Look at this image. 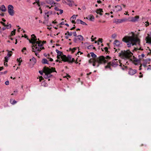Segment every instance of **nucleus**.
Here are the masks:
<instances>
[{
    "mask_svg": "<svg viewBox=\"0 0 151 151\" xmlns=\"http://www.w3.org/2000/svg\"><path fill=\"white\" fill-rule=\"evenodd\" d=\"M3 67H0V70H3Z\"/></svg>",
    "mask_w": 151,
    "mask_h": 151,
    "instance_id": "nucleus-61",
    "label": "nucleus"
},
{
    "mask_svg": "<svg viewBox=\"0 0 151 151\" xmlns=\"http://www.w3.org/2000/svg\"><path fill=\"white\" fill-rule=\"evenodd\" d=\"M51 14H52V12H51V11L48 12H47L46 13H45V14L47 15V17H49V15H50Z\"/></svg>",
    "mask_w": 151,
    "mask_h": 151,
    "instance_id": "nucleus-28",
    "label": "nucleus"
},
{
    "mask_svg": "<svg viewBox=\"0 0 151 151\" xmlns=\"http://www.w3.org/2000/svg\"><path fill=\"white\" fill-rule=\"evenodd\" d=\"M105 50L106 51H107L108 50V48L107 47H105L104 48Z\"/></svg>",
    "mask_w": 151,
    "mask_h": 151,
    "instance_id": "nucleus-63",
    "label": "nucleus"
},
{
    "mask_svg": "<svg viewBox=\"0 0 151 151\" xmlns=\"http://www.w3.org/2000/svg\"><path fill=\"white\" fill-rule=\"evenodd\" d=\"M81 24L83 25H87V24L85 22H83L82 20H81Z\"/></svg>",
    "mask_w": 151,
    "mask_h": 151,
    "instance_id": "nucleus-38",
    "label": "nucleus"
},
{
    "mask_svg": "<svg viewBox=\"0 0 151 151\" xmlns=\"http://www.w3.org/2000/svg\"><path fill=\"white\" fill-rule=\"evenodd\" d=\"M102 39L101 38H99L98 40V41L99 42H102Z\"/></svg>",
    "mask_w": 151,
    "mask_h": 151,
    "instance_id": "nucleus-48",
    "label": "nucleus"
},
{
    "mask_svg": "<svg viewBox=\"0 0 151 151\" xmlns=\"http://www.w3.org/2000/svg\"><path fill=\"white\" fill-rule=\"evenodd\" d=\"M60 57L61 58V56L57 55V58L58 59H60Z\"/></svg>",
    "mask_w": 151,
    "mask_h": 151,
    "instance_id": "nucleus-54",
    "label": "nucleus"
},
{
    "mask_svg": "<svg viewBox=\"0 0 151 151\" xmlns=\"http://www.w3.org/2000/svg\"><path fill=\"white\" fill-rule=\"evenodd\" d=\"M54 9L55 10L57 11H59V10H60L58 7H55Z\"/></svg>",
    "mask_w": 151,
    "mask_h": 151,
    "instance_id": "nucleus-41",
    "label": "nucleus"
},
{
    "mask_svg": "<svg viewBox=\"0 0 151 151\" xmlns=\"http://www.w3.org/2000/svg\"><path fill=\"white\" fill-rule=\"evenodd\" d=\"M122 40L127 43V46L128 47L137 44H139L140 42L139 39L134 35L131 36H125L123 38Z\"/></svg>",
    "mask_w": 151,
    "mask_h": 151,
    "instance_id": "nucleus-2",
    "label": "nucleus"
},
{
    "mask_svg": "<svg viewBox=\"0 0 151 151\" xmlns=\"http://www.w3.org/2000/svg\"><path fill=\"white\" fill-rule=\"evenodd\" d=\"M45 1L47 3L55 6L58 4L57 3L55 2L53 0H45Z\"/></svg>",
    "mask_w": 151,
    "mask_h": 151,
    "instance_id": "nucleus-10",
    "label": "nucleus"
},
{
    "mask_svg": "<svg viewBox=\"0 0 151 151\" xmlns=\"http://www.w3.org/2000/svg\"><path fill=\"white\" fill-rule=\"evenodd\" d=\"M142 66V65H141L140 66H139V70H141L142 69V68H141Z\"/></svg>",
    "mask_w": 151,
    "mask_h": 151,
    "instance_id": "nucleus-59",
    "label": "nucleus"
},
{
    "mask_svg": "<svg viewBox=\"0 0 151 151\" xmlns=\"http://www.w3.org/2000/svg\"><path fill=\"white\" fill-rule=\"evenodd\" d=\"M120 64V66L121 67L122 66V64L120 63L119 60L117 59H114L111 62H110L108 63V65L106 66V68H109V66L111 65L114 67H116Z\"/></svg>",
    "mask_w": 151,
    "mask_h": 151,
    "instance_id": "nucleus-6",
    "label": "nucleus"
},
{
    "mask_svg": "<svg viewBox=\"0 0 151 151\" xmlns=\"http://www.w3.org/2000/svg\"><path fill=\"white\" fill-rule=\"evenodd\" d=\"M0 23L4 26H6V24H5V23H4L2 22H1Z\"/></svg>",
    "mask_w": 151,
    "mask_h": 151,
    "instance_id": "nucleus-46",
    "label": "nucleus"
},
{
    "mask_svg": "<svg viewBox=\"0 0 151 151\" xmlns=\"http://www.w3.org/2000/svg\"><path fill=\"white\" fill-rule=\"evenodd\" d=\"M5 27H6V28L7 29H9L11 27V24H9L6 25V26Z\"/></svg>",
    "mask_w": 151,
    "mask_h": 151,
    "instance_id": "nucleus-31",
    "label": "nucleus"
},
{
    "mask_svg": "<svg viewBox=\"0 0 151 151\" xmlns=\"http://www.w3.org/2000/svg\"><path fill=\"white\" fill-rule=\"evenodd\" d=\"M68 3V4L70 6H72L74 5V2L71 0H67Z\"/></svg>",
    "mask_w": 151,
    "mask_h": 151,
    "instance_id": "nucleus-17",
    "label": "nucleus"
},
{
    "mask_svg": "<svg viewBox=\"0 0 151 151\" xmlns=\"http://www.w3.org/2000/svg\"><path fill=\"white\" fill-rule=\"evenodd\" d=\"M30 61H31L32 64L33 65H34L36 62V59L34 57H33L32 59H30Z\"/></svg>",
    "mask_w": 151,
    "mask_h": 151,
    "instance_id": "nucleus-20",
    "label": "nucleus"
},
{
    "mask_svg": "<svg viewBox=\"0 0 151 151\" xmlns=\"http://www.w3.org/2000/svg\"><path fill=\"white\" fill-rule=\"evenodd\" d=\"M120 42L118 40H115L114 41V46L115 47H119L120 45Z\"/></svg>",
    "mask_w": 151,
    "mask_h": 151,
    "instance_id": "nucleus-15",
    "label": "nucleus"
},
{
    "mask_svg": "<svg viewBox=\"0 0 151 151\" xmlns=\"http://www.w3.org/2000/svg\"><path fill=\"white\" fill-rule=\"evenodd\" d=\"M17 91H14V93L11 94L12 95H16Z\"/></svg>",
    "mask_w": 151,
    "mask_h": 151,
    "instance_id": "nucleus-33",
    "label": "nucleus"
},
{
    "mask_svg": "<svg viewBox=\"0 0 151 151\" xmlns=\"http://www.w3.org/2000/svg\"><path fill=\"white\" fill-rule=\"evenodd\" d=\"M68 34V35L70 36H71L73 35V33L72 32H70L68 31L67 32L65 33V35H67Z\"/></svg>",
    "mask_w": 151,
    "mask_h": 151,
    "instance_id": "nucleus-29",
    "label": "nucleus"
},
{
    "mask_svg": "<svg viewBox=\"0 0 151 151\" xmlns=\"http://www.w3.org/2000/svg\"><path fill=\"white\" fill-rule=\"evenodd\" d=\"M141 65L144 67L145 70H146L147 67V66L146 65V64L145 63H144Z\"/></svg>",
    "mask_w": 151,
    "mask_h": 151,
    "instance_id": "nucleus-27",
    "label": "nucleus"
},
{
    "mask_svg": "<svg viewBox=\"0 0 151 151\" xmlns=\"http://www.w3.org/2000/svg\"><path fill=\"white\" fill-rule=\"evenodd\" d=\"M24 37L25 38H27H27H28L26 35H24Z\"/></svg>",
    "mask_w": 151,
    "mask_h": 151,
    "instance_id": "nucleus-57",
    "label": "nucleus"
},
{
    "mask_svg": "<svg viewBox=\"0 0 151 151\" xmlns=\"http://www.w3.org/2000/svg\"><path fill=\"white\" fill-rule=\"evenodd\" d=\"M83 37L81 35H78L73 38V41L75 43L83 41Z\"/></svg>",
    "mask_w": 151,
    "mask_h": 151,
    "instance_id": "nucleus-8",
    "label": "nucleus"
},
{
    "mask_svg": "<svg viewBox=\"0 0 151 151\" xmlns=\"http://www.w3.org/2000/svg\"><path fill=\"white\" fill-rule=\"evenodd\" d=\"M145 23H146L145 25L146 27L149 25V23L148 22H146Z\"/></svg>",
    "mask_w": 151,
    "mask_h": 151,
    "instance_id": "nucleus-47",
    "label": "nucleus"
},
{
    "mask_svg": "<svg viewBox=\"0 0 151 151\" xmlns=\"http://www.w3.org/2000/svg\"><path fill=\"white\" fill-rule=\"evenodd\" d=\"M110 58V57L109 56H107L105 58L103 56H101L96 59H91L89 60V62L93 63V66L98 67L99 64L106 63Z\"/></svg>",
    "mask_w": 151,
    "mask_h": 151,
    "instance_id": "nucleus-3",
    "label": "nucleus"
},
{
    "mask_svg": "<svg viewBox=\"0 0 151 151\" xmlns=\"http://www.w3.org/2000/svg\"><path fill=\"white\" fill-rule=\"evenodd\" d=\"M133 55V53L129 50L126 51L124 50L122 51L121 53L119 54L120 57L124 59L130 58Z\"/></svg>",
    "mask_w": 151,
    "mask_h": 151,
    "instance_id": "nucleus-5",
    "label": "nucleus"
},
{
    "mask_svg": "<svg viewBox=\"0 0 151 151\" xmlns=\"http://www.w3.org/2000/svg\"><path fill=\"white\" fill-rule=\"evenodd\" d=\"M76 48H74L72 49V51L74 52L76 50Z\"/></svg>",
    "mask_w": 151,
    "mask_h": 151,
    "instance_id": "nucleus-55",
    "label": "nucleus"
},
{
    "mask_svg": "<svg viewBox=\"0 0 151 151\" xmlns=\"http://www.w3.org/2000/svg\"><path fill=\"white\" fill-rule=\"evenodd\" d=\"M39 0H35V1L37 4H38V3H39Z\"/></svg>",
    "mask_w": 151,
    "mask_h": 151,
    "instance_id": "nucleus-53",
    "label": "nucleus"
},
{
    "mask_svg": "<svg viewBox=\"0 0 151 151\" xmlns=\"http://www.w3.org/2000/svg\"><path fill=\"white\" fill-rule=\"evenodd\" d=\"M11 52H12V51L10 52H8L7 54V56L9 58V57H10L12 55V54L11 53Z\"/></svg>",
    "mask_w": 151,
    "mask_h": 151,
    "instance_id": "nucleus-37",
    "label": "nucleus"
},
{
    "mask_svg": "<svg viewBox=\"0 0 151 151\" xmlns=\"http://www.w3.org/2000/svg\"><path fill=\"white\" fill-rule=\"evenodd\" d=\"M54 72H56L55 68H52L51 69H50L46 67H45L43 69V71L40 70L39 73L41 75H42L43 73H45L44 75V78H48L52 76L51 73Z\"/></svg>",
    "mask_w": 151,
    "mask_h": 151,
    "instance_id": "nucleus-4",
    "label": "nucleus"
},
{
    "mask_svg": "<svg viewBox=\"0 0 151 151\" xmlns=\"http://www.w3.org/2000/svg\"><path fill=\"white\" fill-rule=\"evenodd\" d=\"M74 26H75V25H74ZM75 28V26H74L72 28H71L70 29L71 30H72L74 29Z\"/></svg>",
    "mask_w": 151,
    "mask_h": 151,
    "instance_id": "nucleus-56",
    "label": "nucleus"
},
{
    "mask_svg": "<svg viewBox=\"0 0 151 151\" xmlns=\"http://www.w3.org/2000/svg\"><path fill=\"white\" fill-rule=\"evenodd\" d=\"M60 12L59 14H62L63 13V10L60 9L59 10Z\"/></svg>",
    "mask_w": 151,
    "mask_h": 151,
    "instance_id": "nucleus-42",
    "label": "nucleus"
},
{
    "mask_svg": "<svg viewBox=\"0 0 151 151\" xmlns=\"http://www.w3.org/2000/svg\"><path fill=\"white\" fill-rule=\"evenodd\" d=\"M116 35L115 34H114L112 35L111 37L112 38L114 39L116 37Z\"/></svg>",
    "mask_w": 151,
    "mask_h": 151,
    "instance_id": "nucleus-39",
    "label": "nucleus"
},
{
    "mask_svg": "<svg viewBox=\"0 0 151 151\" xmlns=\"http://www.w3.org/2000/svg\"><path fill=\"white\" fill-rule=\"evenodd\" d=\"M86 19L92 21L94 19V17L91 14L88 15L87 17H86Z\"/></svg>",
    "mask_w": 151,
    "mask_h": 151,
    "instance_id": "nucleus-14",
    "label": "nucleus"
},
{
    "mask_svg": "<svg viewBox=\"0 0 151 151\" xmlns=\"http://www.w3.org/2000/svg\"><path fill=\"white\" fill-rule=\"evenodd\" d=\"M0 9L3 12H5L6 11V8L4 5L1 6L0 7Z\"/></svg>",
    "mask_w": 151,
    "mask_h": 151,
    "instance_id": "nucleus-24",
    "label": "nucleus"
},
{
    "mask_svg": "<svg viewBox=\"0 0 151 151\" xmlns=\"http://www.w3.org/2000/svg\"><path fill=\"white\" fill-rule=\"evenodd\" d=\"M5 83L6 85H8L9 84V81H6L5 82Z\"/></svg>",
    "mask_w": 151,
    "mask_h": 151,
    "instance_id": "nucleus-43",
    "label": "nucleus"
},
{
    "mask_svg": "<svg viewBox=\"0 0 151 151\" xmlns=\"http://www.w3.org/2000/svg\"><path fill=\"white\" fill-rule=\"evenodd\" d=\"M6 63H7L6 62H4V65H5V66H7V64Z\"/></svg>",
    "mask_w": 151,
    "mask_h": 151,
    "instance_id": "nucleus-58",
    "label": "nucleus"
},
{
    "mask_svg": "<svg viewBox=\"0 0 151 151\" xmlns=\"http://www.w3.org/2000/svg\"><path fill=\"white\" fill-rule=\"evenodd\" d=\"M10 102L12 104L14 105L17 103V101L13 100V99H11L10 100Z\"/></svg>",
    "mask_w": 151,
    "mask_h": 151,
    "instance_id": "nucleus-22",
    "label": "nucleus"
},
{
    "mask_svg": "<svg viewBox=\"0 0 151 151\" xmlns=\"http://www.w3.org/2000/svg\"><path fill=\"white\" fill-rule=\"evenodd\" d=\"M42 63L43 64H48V61L46 59H43L42 60Z\"/></svg>",
    "mask_w": 151,
    "mask_h": 151,
    "instance_id": "nucleus-23",
    "label": "nucleus"
},
{
    "mask_svg": "<svg viewBox=\"0 0 151 151\" xmlns=\"http://www.w3.org/2000/svg\"><path fill=\"white\" fill-rule=\"evenodd\" d=\"M77 15H74L72 17H71L70 18V20H75L76 18V17Z\"/></svg>",
    "mask_w": 151,
    "mask_h": 151,
    "instance_id": "nucleus-26",
    "label": "nucleus"
},
{
    "mask_svg": "<svg viewBox=\"0 0 151 151\" xmlns=\"http://www.w3.org/2000/svg\"><path fill=\"white\" fill-rule=\"evenodd\" d=\"M138 58L140 60H141L143 59L142 58H141V55H139L138 56Z\"/></svg>",
    "mask_w": 151,
    "mask_h": 151,
    "instance_id": "nucleus-45",
    "label": "nucleus"
},
{
    "mask_svg": "<svg viewBox=\"0 0 151 151\" xmlns=\"http://www.w3.org/2000/svg\"><path fill=\"white\" fill-rule=\"evenodd\" d=\"M61 59L62 60L65 62H68L69 63H72L73 62H75V60L74 58H72L71 56L68 55L66 57V55H63L61 56Z\"/></svg>",
    "mask_w": 151,
    "mask_h": 151,
    "instance_id": "nucleus-7",
    "label": "nucleus"
},
{
    "mask_svg": "<svg viewBox=\"0 0 151 151\" xmlns=\"http://www.w3.org/2000/svg\"><path fill=\"white\" fill-rule=\"evenodd\" d=\"M26 50V47H24L22 50V51L25 54H26V52H25V51Z\"/></svg>",
    "mask_w": 151,
    "mask_h": 151,
    "instance_id": "nucleus-30",
    "label": "nucleus"
},
{
    "mask_svg": "<svg viewBox=\"0 0 151 151\" xmlns=\"http://www.w3.org/2000/svg\"><path fill=\"white\" fill-rule=\"evenodd\" d=\"M129 74L131 75H133L137 73V70L130 68L129 70Z\"/></svg>",
    "mask_w": 151,
    "mask_h": 151,
    "instance_id": "nucleus-11",
    "label": "nucleus"
},
{
    "mask_svg": "<svg viewBox=\"0 0 151 151\" xmlns=\"http://www.w3.org/2000/svg\"><path fill=\"white\" fill-rule=\"evenodd\" d=\"M146 39V42L151 44V37L148 35Z\"/></svg>",
    "mask_w": 151,
    "mask_h": 151,
    "instance_id": "nucleus-18",
    "label": "nucleus"
},
{
    "mask_svg": "<svg viewBox=\"0 0 151 151\" xmlns=\"http://www.w3.org/2000/svg\"><path fill=\"white\" fill-rule=\"evenodd\" d=\"M73 35L74 36H75V37H76L77 36V34H76V32H74L73 33Z\"/></svg>",
    "mask_w": 151,
    "mask_h": 151,
    "instance_id": "nucleus-44",
    "label": "nucleus"
},
{
    "mask_svg": "<svg viewBox=\"0 0 151 151\" xmlns=\"http://www.w3.org/2000/svg\"><path fill=\"white\" fill-rule=\"evenodd\" d=\"M21 58L19 59L17 58V60L18 61V62L19 63H21L22 62V60H21Z\"/></svg>",
    "mask_w": 151,
    "mask_h": 151,
    "instance_id": "nucleus-40",
    "label": "nucleus"
},
{
    "mask_svg": "<svg viewBox=\"0 0 151 151\" xmlns=\"http://www.w3.org/2000/svg\"><path fill=\"white\" fill-rule=\"evenodd\" d=\"M146 70H151V66L150 65H149L147 66Z\"/></svg>",
    "mask_w": 151,
    "mask_h": 151,
    "instance_id": "nucleus-32",
    "label": "nucleus"
},
{
    "mask_svg": "<svg viewBox=\"0 0 151 151\" xmlns=\"http://www.w3.org/2000/svg\"><path fill=\"white\" fill-rule=\"evenodd\" d=\"M56 52L57 53V55L60 56L61 57L62 55L63 54L62 52L59 51L57 49L56 50Z\"/></svg>",
    "mask_w": 151,
    "mask_h": 151,
    "instance_id": "nucleus-21",
    "label": "nucleus"
},
{
    "mask_svg": "<svg viewBox=\"0 0 151 151\" xmlns=\"http://www.w3.org/2000/svg\"><path fill=\"white\" fill-rule=\"evenodd\" d=\"M122 9V8L121 6L119 5H117L115 6L114 9V11L116 12L121 11Z\"/></svg>",
    "mask_w": 151,
    "mask_h": 151,
    "instance_id": "nucleus-13",
    "label": "nucleus"
},
{
    "mask_svg": "<svg viewBox=\"0 0 151 151\" xmlns=\"http://www.w3.org/2000/svg\"><path fill=\"white\" fill-rule=\"evenodd\" d=\"M126 19H116L115 20L114 22L116 23V24H118L119 23H121L125 21Z\"/></svg>",
    "mask_w": 151,
    "mask_h": 151,
    "instance_id": "nucleus-12",
    "label": "nucleus"
},
{
    "mask_svg": "<svg viewBox=\"0 0 151 151\" xmlns=\"http://www.w3.org/2000/svg\"><path fill=\"white\" fill-rule=\"evenodd\" d=\"M141 58H143L145 56V55L143 54H142L141 55Z\"/></svg>",
    "mask_w": 151,
    "mask_h": 151,
    "instance_id": "nucleus-52",
    "label": "nucleus"
},
{
    "mask_svg": "<svg viewBox=\"0 0 151 151\" xmlns=\"http://www.w3.org/2000/svg\"><path fill=\"white\" fill-rule=\"evenodd\" d=\"M6 28L5 27H3L2 28V29L3 30H4L6 29Z\"/></svg>",
    "mask_w": 151,
    "mask_h": 151,
    "instance_id": "nucleus-62",
    "label": "nucleus"
},
{
    "mask_svg": "<svg viewBox=\"0 0 151 151\" xmlns=\"http://www.w3.org/2000/svg\"><path fill=\"white\" fill-rule=\"evenodd\" d=\"M70 20L72 21L71 22L73 23H74V24L76 23V22L74 20Z\"/></svg>",
    "mask_w": 151,
    "mask_h": 151,
    "instance_id": "nucleus-49",
    "label": "nucleus"
},
{
    "mask_svg": "<svg viewBox=\"0 0 151 151\" xmlns=\"http://www.w3.org/2000/svg\"><path fill=\"white\" fill-rule=\"evenodd\" d=\"M103 12V11L102 9H98L96 10V12L98 14H99L100 15H102V12Z\"/></svg>",
    "mask_w": 151,
    "mask_h": 151,
    "instance_id": "nucleus-19",
    "label": "nucleus"
},
{
    "mask_svg": "<svg viewBox=\"0 0 151 151\" xmlns=\"http://www.w3.org/2000/svg\"><path fill=\"white\" fill-rule=\"evenodd\" d=\"M143 75H140L139 76V77L140 78H141L143 77Z\"/></svg>",
    "mask_w": 151,
    "mask_h": 151,
    "instance_id": "nucleus-64",
    "label": "nucleus"
},
{
    "mask_svg": "<svg viewBox=\"0 0 151 151\" xmlns=\"http://www.w3.org/2000/svg\"><path fill=\"white\" fill-rule=\"evenodd\" d=\"M97 2L99 3H101V1L100 0H98L97 1Z\"/></svg>",
    "mask_w": 151,
    "mask_h": 151,
    "instance_id": "nucleus-60",
    "label": "nucleus"
},
{
    "mask_svg": "<svg viewBox=\"0 0 151 151\" xmlns=\"http://www.w3.org/2000/svg\"><path fill=\"white\" fill-rule=\"evenodd\" d=\"M81 20L80 19H77L76 21V23H77L78 24L81 23Z\"/></svg>",
    "mask_w": 151,
    "mask_h": 151,
    "instance_id": "nucleus-36",
    "label": "nucleus"
},
{
    "mask_svg": "<svg viewBox=\"0 0 151 151\" xmlns=\"http://www.w3.org/2000/svg\"><path fill=\"white\" fill-rule=\"evenodd\" d=\"M4 62H7L8 60V57L7 56H6L4 58Z\"/></svg>",
    "mask_w": 151,
    "mask_h": 151,
    "instance_id": "nucleus-34",
    "label": "nucleus"
},
{
    "mask_svg": "<svg viewBox=\"0 0 151 151\" xmlns=\"http://www.w3.org/2000/svg\"><path fill=\"white\" fill-rule=\"evenodd\" d=\"M8 12L10 15L13 16L14 14V11L13 10L14 7L12 5H9L8 7Z\"/></svg>",
    "mask_w": 151,
    "mask_h": 151,
    "instance_id": "nucleus-9",
    "label": "nucleus"
},
{
    "mask_svg": "<svg viewBox=\"0 0 151 151\" xmlns=\"http://www.w3.org/2000/svg\"><path fill=\"white\" fill-rule=\"evenodd\" d=\"M90 54L91 55V56L93 58H95L96 57V55L94 53L91 52H90Z\"/></svg>",
    "mask_w": 151,
    "mask_h": 151,
    "instance_id": "nucleus-25",
    "label": "nucleus"
},
{
    "mask_svg": "<svg viewBox=\"0 0 151 151\" xmlns=\"http://www.w3.org/2000/svg\"><path fill=\"white\" fill-rule=\"evenodd\" d=\"M30 43L32 44V51L35 52V55L38 57H39V55L38 53L41 50L44 49V47H42L43 44L41 43V41L39 40L37 41V39L36 36L34 34L31 35V39L30 40L27 38Z\"/></svg>",
    "mask_w": 151,
    "mask_h": 151,
    "instance_id": "nucleus-1",
    "label": "nucleus"
},
{
    "mask_svg": "<svg viewBox=\"0 0 151 151\" xmlns=\"http://www.w3.org/2000/svg\"><path fill=\"white\" fill-rule=\"evenodd\" d=\"M48 59H49V60L50 61H53V59L51 58H49L48 57L47 58Z\"/></svg>",
    "mask_w": 151,
    "mask_h": 151,
    "instance_id": "nucleus-50",
    "label": "nucleus"
},
{
    "mask_svg": "<svg viewBox=\"0 0 151 151\" xmlns=\"http://www.w3.org/2000/svg\"><path fill=\"white\" fill-rule=\"evenodd\" d=\"M139 17V16H136L134 17H132L131 21L132 22H135L138 21Z\"/></svg>",
    "mask_w": 151,
    "mask_h": 151,
    "instance_id": "nucleus-16",
    "label": "nucleus"
},
{
    "mask_svg": "<svg viewBox=\"0 0 151 151\" xmlns=\"http://www.w3.org/2000/svg\"><path fill=\"white\" fill-rule=\"evenodd\" d=\"M16 29H14V31H12L11 32V35H15V33Z\"/></svg>",
    "mask_w": 151,
    "mask_h": 151,
    "instance_id": "nucleus-35",
    "label": "nucleus"
},
{
    "mask_svg": "<svg viewBox=\"0 0 151 151\" xmlns=\"http://www.w3.org/2000/svg\"><path fill=\"white\" fill-rule=\"evenodd\" d=\"M65 24V22H62L60 23V25H64Z\"/></svg>",
    "mask_w": 151,
    "mask_h": 151,
    "instance_id": "nucleus-51",
    "label": "nucleus"
}]
</instances>
